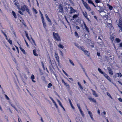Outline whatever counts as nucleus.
<instances>
[{
	"label": "nucleus",
	"instance_id": "obj_24",
	"mask_svg": "<svg viewBox=\"0 0 122 122\" xmlns=\"http://www.w3.org/2000/svg\"><path fill=\"white\" fill-rule=\"evenodd\" d=\"M79 110L80 111L81 114V115L82 116L84 117V113L82 111L81 109Z\"/></svg>",
	"mask_w": 122,
	"mask_h": 122
},
{
	"label": "nucleus",
	"instance_id": "obj_33",
	"mask_svg": "<svg viewBox=\"0 0 122 122\" xmlns=\"http://www.w3.org/2000/svg\"><path fill=\"white\" fill-rule=\"evenodd\" d=\"M35 77H31V79L32 80V81L34 82H35L36 81L34 80V79H35Z\"/></svg>",
	"mask_w": 122,
	"mask_h": 122
},
{
	"label": "nucleus",
	"instance_id": "obj_44",
	"mask_svg": "<svg viewBox=\"0 0 122 122\" xmlns=\"http://www.w3.org/2000/svg\"><path fill=\"white\" fill-rule=\"evenodd\" d=\"M33 10L34 12H35L36 14L37 13V12L36 9L33 8Z\"/></svg>",
	"mask_w": 122,
	"mask_h": 122
},
{
	"label": "nucleus",
	"instance_id": "obj_30",
	"mask_svg": "<svg viewBox=\"0 0 122 122\" xmlns=\"http://www.w3.org/2000/svg\"><path fill=\"white\" fill-rule=\"evenodd\" d=\"M98 70L99 71V72L101 73L102 74H104V73L102 71L101 69H100L99 68H98Z\"/></svg>",
	"mask_w": 122,
	"mask_h": 122
},
{
	"label": "nucleus",
	"instance_id": "obj_53",
	"mask_svg": "<svg viewBox=\"0 0 122 122\" xmlns=\"http://www.w3.org/2000/svg\"><path fill=\"white\" fill-rule=\"evenodd\" d=\"M85 29L86 30V31H87V32H89V29L87 28V27H86L85 28Z\"/></svg>",
	"mask_w": 122,
	"mask_h": 122
},
{
	"label": "nucleus",
	"instance_id": "obj_17",
	"mask_svg": "<svg viewBox=\"0 0 122 122\" xmlns=\"http://www.w3.org/2000/svg\"><path fill=\"white\" fill-rule=\"evenodd\" d=\"M20 49L21 51L23 52V53L24 54H25V50L23 48H22L21 46H20Z\"/></svg>",
	"mask_w": 122,
	"mask_h": 122
},
{
	"label": "nucleus",
	"instance_id": "obj_27",
	"mask_svg": "<svg viewBox=\"0 0 122 122\" xmlns=\"http://www.w3.org/2000/svg\"><path fill=\"white\" fill-rule=\"evenodd\" d=\"M42 22L43 23V25L44 27L45 28L46 26V23H45V21H43Z\"/></svg>",
	"mask_w": 122,
	"mask_h": 122
},
{
	"label": "nucleus",
	"instance_id": "obj_5",
	"mask_svg": "<svg viewBox=\"0 0 122 122\" xmlns=\"http://www.w3.org/2000/svg\"><path fill=\"white\" fill-rule=\"evenodd\" d=\"M76 11L75 10L73 9L72 7H70V10L69 11H68V13L70 14H72L75 13Z\"/></svg>",
	"mask_w": 122,
	"mask_h": 122
},
{
	"label": "nucleus",
	"instance_id": "obj_59",
	"mask_svg": "<svg viewBox=\"0 0 122 122\" xmlns=\"http://www.w3.org/2000/svg\"><path fill=\"white\" fill-rule=\"evenodd\" d=\"M71 107L73 108V109H75V108L74 107H73V105L72 104H71Z\"/></svg>",
	"mask_w": 122,
	"mask_h": 122
},
{
	"label": "nucleus",
	"instance_id": "obj_64",
	"mask_svg": "<svg viewBox=\"0 0 122 122\" xmlns=\"http://www.w3.org/2000/svg\"><path fill=\"white\" fill-rule=\"evenodd\" d=\"M119 46L120 47H122V43H120L119 44Z\"/></svg>",
	"mask_w": 122,
	"mask_h": 122
},
{
	"label": "nucleus",
	"instance_id": "obj_21",
	"mask_svg": "<svg viewBox=\"0 0 122 122\" xmlns=\"http://www.w3.org/2000/svg\"><path fill=\"white\" fill-rule=\"evenodd\" d=\"M25 34H26V37L29 40H30V39H29V36H28V33H27V32L26 31H25Z\"/></svg>",
	"mask_w": 122,
	"mask_h": 122
},
{
	"label": "nucleus",
	"instance_id": "obj_26",
	"mask_svg": "<svg viewBox=\"0 0 122 122\" xmlns=\"http://www.w3.org/2000/svg\"><path fill=\"white\" fill-rule=\"evenodd\" d=\"M110 39L112 41H113L114 40V38L112 36H111L110 37Z\"/></svg>",
	"mask_w": 122,
	"mask_h": 122
},
{
	"label": "nucleus",
	"instance_id": "obj_6",
	"mask_svg": "<svg viewBox=\"0 0 122 122\" xmlns=\"http://www.w3.org/2000/svg\"><path fill=\"white\" fill-rule=\"evenodd\" d=\"M84 5L85 7V8L88 10L89 11H90L91 10V9L90 7L89 6H88L87 3L86 2H85V3L83 4Z\"/></svg>",
	"mask_w": 122,
	"mask_h": 122
},
{
	"label": "nucleus",
	"instance_id": "obj_63",
	"mask_svg": "<svg viewBox=\"0 0 122 122\" xmlns=\"http://www.w3.org/2000/svg\"><path fill=\"white\" fill-rule=\"evenodd\" d=\"M76 28L77 29H80V27H79L77 25L76 26Z\"/></svg>",
	"mask_w": 122,
	"mask_h": 122
},
{
	"label": "nucleus",
	"instance_id": "obj_55",
	"mask_svg": "<svg viewBox=\"0 0 122 122\" xmlns=\"http://www.w3.org/2000/svg\"><path fill=\"white\" fill-rule=\"evenodd\" d=\"M62 71H63V72L66 75V76H68V75L66 73V72L65 71H64L63 70Z\"/></svg>",
	"mask_w": 122,
	"mask_h": 122
},
{
	"label": "nucleus",
	"instance_id": "obj_25",
	"mask_svg": "<svg viewBox=\"0 0 122 122\" xmlns=\"http://www.w3.org/2000/svg\"><path fill=\"white\" fill-rule=\"evenodd\" d=\"M109 72L110 74L112 75L113 74V73L112 70L111 69H109Z\"/></svg>",
	"mask_w": 122,
	"mask_h": 122
},
{
	"label": "nucleus",
	"instance_id": "obj_7",
	"mask_svg": "<svg viewBox=\"0 0 122 122\" xmlns=\"http://www.w3.org/2000/svg\"><path fill=\"white\" fill-rule=\"evenodd\" d=\"M88 113L89 114L90 117L91 118L92 120L93 121H94V119L93 117V115L92 112L90 111H88Z\"/></svg>",
	"mask_w": 122,
	"mask_h": 122
},
{
	"label": "nucleus",
	"instance_id": "obj_60",
	"mask_svg": "<svg viewBox=\"0 0 122 122\" xmlns=\"http://www.w3.org/2000/svg\"><path fill=\"white\" fill-rule=\"evenodd\" d=\"M68 100L69 101V103H70V105L72 104V102H71L70 99H69Z\"/></svg>",
	"mask_w": 122,
	"mask_h": 122
},
{
	"label": "nucleus",
	"instance_id": "obj_16",
	"mask_svg": "<svg viewBox=\"0 0 122 122\" xmlns=\"http://www.w3.org/2000/svg\"><path fill=\"white\" fill-rule=\"evenodd\" d=\"M12 13L13 15L14 16L15 19H16L17 17L14 11H12Z\"/></svg>",
	"mask_w": 122,
	"mask_h": 122
},
{
	"label": "nucleus",
	"instance_id": "obj_43",
	"mask_svg": "<svg viewBox=\"0 0 122 122\" xmlns=\"http://www.w3.org/2000/svg\"><path fill=\"white\" fill-rule=\"evenodd\" d=\"M68 80L69 81H73V79L72 78H68Z\"/></svg>",
	"mask_w": 122,
	"mask_h": 122
},
{
	"label": "nucleus",
	"instance_id": "obj_47",
	"mask_svg": "<svg viewBox=\"0 0 122 122\" xmlns=\"http://www.w3.org/2000/svg\"><path fill=\"white\" fill-rule=\"evenodd\" d=\"M95 2L97 3H100V0H95Z\"/></svg>",
	"mask_w": 122,
	"mask_h": 122
},
{
	"label": "nucleus",
	"instance_id": "obj_49",
	"mask_svg": "<svg viewBox=\"0 0 122 122\" xmlns=\"http://www.w3.org/2000/svg\"><path fill=\"white\" fill-rule=\"evenodd\" d=\"M68 88H69L70 86L68 84L66 83V85H65Z\"/></svg>",
	"mask_w": 122,
	"mask_h": 122
},
{
	"label": "nucleus",
	"instance_id": "obj_2",
	"mask_svg": "<svg viewBox=\"0 0 122 122\" xmlns=\"http://www.w3.org/2000/svg\"><path fill=\"white\" fill-rule=\"evenodd\" d=\"M53 36L54 39L56 41H61L60 37L57 33H55L54 32L53 33Z\"/></svg>",
	"mask_w": 122,
	"mask_h": 122
},
{
	"label": "nucleus",
	"instance_id": "obj_29",
	"mask_svg": "<svg viewBox=\"0 0 122 122\" xmlns=\"http://www.w3.org/2000/svg\"><path fill=\"white\" fill-rule=\"evenodd\" d=\"M69 61L70 62V63L72 64L73 66H74V63L71 60V59L69 60Z\"/></svg>",
	"mask_w": 122,
	"mask_h": 122
},
{
	"label": "nucleus",
	"instance_id": "obj_9",
	"mask_svg": "<svg viewBox=\"0 0 122 122\" xmlns=\"http://www.w3.org/2000/svg\"><path fill=\"white\" fill-rule=\"evenodd\" d=\"M55 56L56 58V60L57 62H59V60L58 55L57 53L55 52Z\"/></svg>",
	"mask_w": 122,
	"mask_h": 122
},
{
	"label": "nucleus",
	"instance_id": "obj_50",
	"mask_svg": "<svg viewBox=\"0 0 122 122\" xmlns=\"http://www.w3.org/2000/svg\"><path fill=\"white\" fill-rule=\"evenodd\" d=\"M62 83H63L65 85H66V83L63 80H62Z\"/></svg>",
	"mask_w": 122,
	"mask_h": 122
},
{
	"label": "nucleus",
	"instance_id": "obj_45",
	"mask_svg": "<svg viewBox=\"0 0 122 122\" xmlns=\"http://www.w3.org/2000/svg\"><path fill=\"white\" fill-rule=\"evenodd\" d=\"M5 97L6 98L7 100H9V97L7 96V95H5Z\"/></svg>",
	"mask_w": 122,
	"mask_h": 122
},
{
	"label": "nucleus",
	"instance_id": "obj_42",
	"mask_svg": "<svg viewBox=\"0 0 122 122\" xmlns=\"http://www.w3.org/2000/svg\"><path fill=\"white\" fill-rule=\"evenodd\" d=\"M46 19L47 20V21L51 23V21L49 19V18L48 17L46 18Z\"/></svg>",
	"mask_w": 122,
	"mask_h": 122
},
{
	"label": "nucleus",
	"instance_id": "obj_32",
	"mask_svg": "<svg viewBox=\"0 0 122 122\" xmlns=\"http://www.w3.org/2000/svg\"><path fill=\"white\" fill-rule=\"evenodd\" d=\"M107 95L109 96L111 98V99H112V97L111 96V95L110 93H109V92H107Z\"/></svg>",
	"mask_w": 122,
	"mask_h": 122
},
{
	"label": "nucleus",
	"instance_id": "obj_28",
	"mask_svg": "<svg viewBox=\"0 0 122 122\" xmlns=\"http://www.w3.org/2000/svg\"><path fill=\"white\" fill-rule=\"evenodd\" d=\"M70 8V7H67V6H66L65 7V9L66 10V11L68 12V11H69Z\"/></svg>",
	"mask_w": 122,
	"mask_h": 122
},
{
	"label": "nucleus",
	"instance_id": "obj_4",
	"mask_svg": "<svg viewBox=\"0 0 122 122\" xmlns=\"http://www.w3.org/2000/svg\"><path fill=\"white\" fill-rule=\"evenodd\" d=\"M58 10H59V12L61 13L62 14L64 12L63 7L61 5H59V7Z\"/></svg>",
	"mask_w": 122,
	"mask_h": 122
},
{
	"label": "nucleus",
	"instance_id": "obj_48",
	"mask_svg": "<svg viewBox=\"0 0 122 122\" xmlns=\"http://www.w3.org/2000/svg\"><path fill=\"white\" fill-rule=\"evenodd\" d=\"M2 32L5 37H7V36H6L5 33L4 31H2Z\"/></svg>",
	"mask_w": 122,
	"mask_h": 122
},
{
	"label": "nucleus",
	"instance_id": "obj_12",
	"mask_svg": "<svg viewBox=\"0 0 122 122\" xmlns=\"http://www.w3.org/2000/svg\"><path fill=\"white\" fill-rule=\"evenodd\" d=\"M97 9L99 12H100V11H99V10L102 11V10L103 9H102V7H101L100 6H97Z\"/></svg>",
	"mask_w": 122,
	"mask_h": 122
},
{
	"label": "nucleus",
	"instance_id": "obj_23",
	"mask_svg": "<svg viewBox=\"0 0 122 122\" xmlns=\"http://www.w3.org/2000/svg\"><path fill=\"white\" fill-rule=\"evenodd\" d=\"M78 84L79 86V87L82 90L83 89V88L82 86L81 85V84L79 82H78Z\"/></svg>",
	"mask_w": 122,
	"mask_h": 122
},
{
	"label": "nucleus",
	"instance_id": "obj_14",
	"mask_svg": "<svg viewBox=\"0 0 122 122\" xmlns=\"http://www.w3.org/2000/svg\"><path fill=\"white\" fill-rule=\"evenodd\" d=\"M84 51V53L87 56H89L90 53L88 51L85 50H84V51Z\"/></svg>",
	"mask_w": 122,
	"mask_h": 122
},
{
	"label": "nucleus",
	"instance_id": "obj_13",
	"mask_svg": "<svg viewBox=\"0 0 122 122\" xmlns=\"http://www.w3.org/2000/svg\"><path fill=\"white\" fill-rule=\"evenodd\" d=\"M88 99L90 101H92L95 103L96 102V100L94 99V98H92V97H89Z\"/></svg>",
	"mask_w": 122,
	"mask_h": 122
},
{
	"label": "nucleus",
	"instance_id": "obj_61",
	"mask_svg": "<svg viewBox=\"0 0 122 122\" xmlns=\"http://www.w3.org/2000/svg\"><path fill=\"white\" fill-rule=\"evenodd\" d=\"M11 106L12 107H13L16 110V108L15 107V106L14 105H12V104H11Z\"/></svg>",
	"mask_w": 122,
	"mask_h": 122
},
{
	"label": "nucleus",
	"instance_id": "obj_1",
	"mask_svg": "<svg viewBox=\"0 0 122 122\" xmlns=\"http://www.w3.org/2000/svg\"><path fill=\"white\" fill-rule=\"evenodd\" d=\"M104 39L103 36L102 35H99L97 40V43L100 45L103 46L104 45L103 42V41Z\"/></svg>",
	"mask_w": 122,
	"mask_h": 122
},
{
	"label": "nucleus",
	"instance_id": "obj_3",
	"mask_svg": "<svg viewBox=\"0 0 122 122\" xmlns=\"http://www.w3.org/2000/svg\"><path fill=\"white\" fill-rule=\"evenodd\" d=\"M100 11V15L102 16H105L106 18H107V13L104 11V10L103 9L102 11L99 10Z\"/></svg>",
	"mask_w": 122,
	"mask_h": 122
},
{
	"label": "nucleus",
	"instance_id": "obj_36",
	"mask_svg": "<svg viewBox=\"0 0 122 122\" xmlns=\"http://www.w3.org/2000/svg\"><path fill=\"white\" fill-rule=\"evenodd\" d=\"M116 75L117 76H122L121 74L120 73H117Z\"/></svg>",
	"mask_w": 122,
	"mask_h": 122
},
{
	"label": "nucleus",
	"instance_id": "obj_15",
	"mask_svg": "<svg viewBox=\"0 0 122 122\" xmlns=\"http://www.w3.org/2000/svg\"><path fill=\"white\" fill-rule=\"evenodd\" d=\"M57 101L58 102V103L60 106L62 108H63V107L62 106V104L60 101L58 99H57Z\"/></svg>",
	"mask_w": 122,
	"mask_h": 122
},
{
	"label": "nucleus",
	"instance_id": "obj_20",
	"mask_svg": "<svg viewBox=\"0 0 122 122\" xmlns=\"http://www.w3.org/2000/svg\"><path fill=\"white\" fill-rule=\"evenodd\" d=\"M33 53L34 55L35 56H37L38 55L36 53V51L35 50H34L33 51Z\"/></svg>",
	"mask_w": 122,
	"mask_h": 122
},
{
	"label": "nucleus",
	"instance_id": "obj_40",
	"mask_svg": "<svg viewBox=\"0 0 122 122\" xmlns=\"http://www.w3.org/2000/svg\"><path fill=\"white\" fill-rule=\"evenodd\" d=\"M83 14L84 16L86 17L87 16V13L86 12L84 13V12H83Z\"/></svg>",
	"mask_w": 122,
	"mask_h": 122
},
{
	"label": "nucleus",
	"instance_id": "obj_34",
	"mask_svg": "<svg viewBox=\"0 0 122 122\" xmlns=\"http://www.w3.org/2000/svg\"><path fill=\"white\" fill-rule=\"evenodd\" d=\"M52 86V84L51 83H49L48 86L47 87L48 88H50Z\"/></svg>",
	"mask_w": 122,
	"mask_h": 122
},
{
	"label": "nucleus",
	"instance_id": "obj_18",
	"mask_svg": "<svg viewBox=\"0 0 122 122\" xmlns=\"http://www.w3.org/2000/svg\"><path fill=\"white\" fill-rule=\"evenodd\" d=\"M77 47L78 48L81 49V50H82V51H84V50H85V48L83 47H81L79 46H77Z\"/></svg>",
	"mask_w": 122,
	"mask_h": 122
},
{
	"label": "nucleus",
	"instance_id": "obj_19",
	"mask_svg": "<svg viewBox=\"0 0 122 122\" xmlns=\"http://www.w3.org/2000/svg\"><path fill=\"white\" fill-rule=\"evenodd\" d=\"M105 77L110 82H111L112 83V80L110 78V77Z\"/></svg>",
	"mask_w": 122,
	"mask_h": 122
},
{
	"label": "nucleus",
	"instance_id": "obj_31",
	"mask_svg": "<svg viewBox=\"0 0 122 122\" xmlns=\"http://www.w3.org/2000/svg\"><path fill=\"white\" fill-rule=\"evenodd\" d=\"M26 10V11L30 15V12H29V9H28V7H27V8L25 10Z\"/></svg>",
	"mask_w": 122,
	"mask_h": 122
},
{
	"label": "nucleus",
	"instance_id": "obj_51",
	"mask_svg": "<svg viewBox=\"0 0 122 122\" xmlns=\"http://www.w3.org/2000/svg\"><path fill=\"white\" fill-rule=\"evenodd\" d=\"M41 15L42 16L41 19H42V22L43 21H44V19L43 17V14H41Z\"/></svg>",
	"mask_w": 122,
	"mask_h": 122
},
{
	"label": "nucleus",
	"instance_id": "obj_22",
	"mask_svg": "<svg viewBox=\"0 0 122 122\" xmlns=\"http://www.w3.org/2000/svg\"><path fill=\"white\" fill-rule=\"evenodd\" d=\"M58 46L62 49H63L64 48V46L62 45L61 43L59 44L58 45Z\"/></svg>",
	"mask_w": 122,
	"mask_h": 122
},
{
	"label": "nucleus",
	"instance_id": "obj_58",
	"mask_svg": "<svg viewBox=\"0 0 122 122\" xmlns=\"http://www.w3.org/2000/svg\"><path fill=\"white\" fill-rule=\"evenodd\" d=\"M25 42L27 46V47H29V45H28V43L27 42H26V40H25Z\"/></svg>",
	"mask_w": 122,
	"mask_h": 122
},
{
	"label": "nucleus",
	"instance_id": "obj_39",
	"mask_svg": "<svg viewBox=\"0 0 122 122\" xmlns=\"http://www.w3.org/2000/svg\"><path fill=\"white\" fill-rule=\"evenodd\" d=\"M107 5H109V9L110 10H112L113 8L112 7V6H111V5H109L108 4H107Z\"/></svg>",
	"mask_w": 122,
	"mask_h": 122
},
{
	"label": "nucleus",
	"instance_id": "obj_62",
	"mask_svg": "<svg viewBox=\"0 0 122 122\" xmlns=\"http://www.w3.org/2000/svg\"><path fill=\"white\" fill-rule=\"evenodd\" d=\"M102 113L104 115L106 114V112L105 111H104L102 112Z\"/></svg>",
	"mask_w": 122,
	"mask_h": 122
},
{
	"label": "nucleus",
	"instance_id": "obj_37",
	"mask_svg": "<svg viewBox=\"0 0 122 122\" xmlns=\"http://www.w3.org/2000/svg\"><path fill=\"white\" fill-rule=\"evenodd\" d=\"M116 40L117 42H120L121 40L118 38H117L116 39Z\"/></svg>",
	"mask_w": 122,
	"mask_h": 122
},
{
	"label": "nucleus",
	"instance_id": "obj_8",
	"mask_svg": "<svg viewBox=\"0 0 122 122\" xmlns=\"http://www.w3.org/2000/svg\"><path fill=\"white\" fill-rule=\"evenodd\" d=\"M14 4L16 6H17V7L18 9L19 10H20V9L19 7V4L18 3V2L16 0H15L14 1Z\"/></svg>",
	"mask_w": 122,
	"mask_h": 122
},
{
	"label": "nucleus",
	"instance_id": "obj_38",
	"mask_svg": "<svg viewBox=\"0 0 122 122\" xmlns=\"http://www.w3.org/2000/svg\"><path fill=\"white\" fill-rule=\"evenodd\" d=\"M78 16L76 14L73 16V19H75L77 18Z\"/></svg>",
	"mask_w": 122,
	"mask_h": 122
},
{
	"label": "nucleus",
	"instance_id": "obj_11",
	"mask_svg": "<svg viewBox=\"0 0 122 122\" xmlns=\"http://www.w3.org/2000/svg\"><path fill=\"white\" fill-rule=\"evenodd\" d=\"M91 90L92 92L93 95L96 97H98V95L93 90L91 89Z\"/></svg>",
	"mask_w": 122,
	"mask_h": 122
},
{
	"label": "nucleus",
	"instance_id": "obj_35",
	"mask_svg": "<svg viewBox=\"0 0 122 122\" xmlns=\"http://www.w3.org/2000/svg\"><path fill=\"white\" fill-rule=\"evenodd\" d=\"M88 1V2L89 4H92V3H93L92 1L91 0H87V1Z\"/></svg>",
	"mask_w": 122,
	"mask_h": 122
},
{
	"label": "nucleus",
	"instance_id": "obj_56",
	"mask_svg": "<svg viewBox=\"0 0 122 122\" xmlns=\"http://www.w3.org/2000/svg\"><path fill=\"white\" fill-rule=\"evenodd\" d=\"M118 100L120 102H122V99L120 98H119L118 99Z\"/></svg>",
	"mask_w": 122,
	"mask_h": 122
},
{
	"label": "nucleus",
	"instance_id": "obj_46",
	"mask_svg": "<svg viewBox=\"0 0 122 122\" xmlns=\"http://www.w3.org/2000/svg\"><path fill=\"white\" fill-rule=\"evenodd\" d=\"M31 39H32V41H33V43L35 45V46H36V44L35 42V41H34V40L31 37Z\"/></svg>",
	"mask_w": 122,
	"mask_h": 122
},
{
	"label": "nucleus",
	"instance_id": "obj_10",
	"mask_svg": "<svg viewBox=\"0 0 122 122\" xmlns=\"http://www.w3.org/2000/svg\"><path fill=\"white\" fill-rule=\"evenodd\" d=\"M27 6L26 5H24L22 6L21 7V10L23 11H24L27 8Z\"/></svg>",
	"mask_w": 122,
	"mask_h": 122
},
{
	"label": "nucleus",
	"instance_id": "obj_52",
	"mask_svg": "<svg viewBox=\"0 0 122 122\" xmlns=\"http://www.w3.org/2000/svg\"><path fill=\"white\" fill-rule=\"evenodd\" d=\"M18 12L20 13V14H21V15H23V13L20 10H19V11H18Z\"/></svg>",
	"mask_w": 122,
	"mask_h": 122
},
{
	"label": "nucleus",
	"instance_id": "obj_54",
	"mask_svg": "<svg viewBox=\"0 0 122 122\" xmlns=\"http://www.w3.org/2000/svg\"><path fill=\"white\" fill-rule=\"evenodd\" d=\"M77 106L79 109V110H80V109H81V108L80 107V105H79V104H77Z\"/></svg>",
	"mask_w": 122,
	"mask_h": 122
},
{
	"label": "nucleus",
	"instance_id": "obj_57",
	"mask_svg": "<svg viewBox=\"0 0 122 122\" xmlns=\"http://www.w3.org/2000/svg\"><path fill=\"white\" fill-rule=\"evenodd\" d=\"M75 36H77L78 35V33L76 32L75 31Z\"/></svg>",
	"mask_w": 122,
	"mask_h": 122
},
{
	"label": "nucleus",
	"instance_id": "obj_41",
	"mask_svg": "<svg viewBox=\"0 0 122 122\" xmlns=\"http://www.w3.org/2000/svg\"><path fill=\"white\" fill-rule=\"evenodd\" d=\"M8 41L11 45L12 44V42L11 40H8Z\"/></svg>",
	"mask_w": 122,
	"mask_h": 122
}]
</instances>
